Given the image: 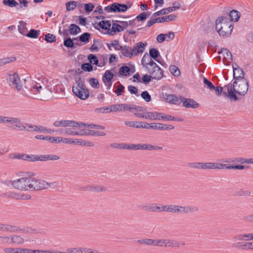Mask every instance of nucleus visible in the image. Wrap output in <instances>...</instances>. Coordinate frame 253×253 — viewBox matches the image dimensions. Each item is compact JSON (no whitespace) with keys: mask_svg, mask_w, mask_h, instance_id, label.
I'll return each mask as SVG.
<instances>
[{"mask_svg":"<svg viewBox=\"0 0 253 253\" xmlns=\"http://www.w3.org/2000/svg\"><path fill=\"white\" fill-rule=\"evenodd\" d=\"M4 184L21 191L32 190V177H23L13 180H6Z\"/></svg>","mask_w":253,"mask_h":253,"instance_id":"4","label":"nucleus"},{"mask_svg":"<svg viewBox=\"0 0 253 253\" xmlns=\"http://www.w3.org/2000/svg\"><path fill=\"white\" fill-rule=\"evenodd\" d=\"M77 5V2L76 1H70L66 3V10L70 11L73 10Z\"/></svg>","mask_w":253,"mask_h":253,"instance_id":"51","label":"nucleus"},{"mask_svg":"<svg viewBox=\"0 0 253 253\" xmlns=\"http://www.w3.org/2000/svg\"><path fill=\"white\" fill-rule=\"evenodd\" d=\"M18 5L17 7V9L25 10L28 8L29 2L28 0H18Z\"/></svg>","mask_w":253,"mask_h":253,"instance_id":"43","label":"nucleus"},{"mask_svg":"<svg viewBox=\"0 0 253 253\" xmlns=\"http://www.w3.org/2000/svg\"><path fill=\"white\" fill-rule=\"evenodd\" d=\"M125 125L129 127L140 128L141 122L127 121L125 122Z\"/></svg>","mask_w":253,"mask_h":253,"instance_id":"47","label":"nucleus"},{"mask_svg":"<svg viewBox=\"0 0 253 253\" xmlns=\"http://www.w3.org/2000/svg\"><path fill=\"white\" fill-rule=\"evenodd\" d=\"M16 227L18 228V230L17 232L20 231L21 233L26 235L33 234L37 232V230L34 228L27 227L23 229H19L17 227Z\"/></svg>","mask_w":253,"mask_h":253,"instance_id":"42","label":"nucleus"},{"mask_svg":"<svg viewBox=\"0 0 253 253\" xmlns=\"http://www.w3.org/2000/svg\"><path fill=\"white\" fill-rule=\"evenodd\" d=\"M66 128L64 129H61L58 130L57 132H60L63 134L68 135H80V131L76 130V127Z\"/></svg>","mask_w":253,"mask_h":253,"instance_id":"25","label":"nucleus"},{"mask_svg":"<svg viewBox=\"0 0 253 253\" xmlns=\"http://www.w3.org/2000/svg\"><path fill=\"white\" fill-rule=\"evenodd\" d=\"M244 168V166L243 165L231 166L227 164H224V169H243Z\"/></svg>","mask_w":253,"mask_h":253,"instance_id":"58","label":"nucleus"},{"mask_svg":"<svg viewBox=\"0 0 253 253\" xmlns=\"http://www.w3.org/2000/svg\"><path fill=\"white\" fill-rule=\"evenodd\" d=\"M87 190L90 192H102L107 190L105 187L99 185H91L87 187Z\"/></svg>","mask_w":253,"mask_h":253,"instance_id":"31","label":"nucleus"},{"mask_svg":"<svg viewBox=\"0 0 253 253\" xmlns=\"http://www.w3.org/2000/svg\"><path fill=\"white\" fill-rule=\"evenodd\" d=\"M110 109V106L108 107H103L99 108H97L95 110V112L96 113H104L105 112L107 113H110L111 110Z\"/></svg>","mask_w":253,"mask_h":253,"instance_id":"57","label":"nucleus"},{"mask_svg":"<svg viewBox=\"0 0 253 253\" xmlns=\"http://www.w3.org/2000/svg\"><path fill=\"white\" fill-rule=\"evenodd\" d=\"M203 84L205 88L216 95H219L224 91V86L223 87L215 86L211 81L205 77H203Z\"/></svg>","mask_w":253,"mask_h":253,"instance_id":"12","label":"nucleus"},{"mask_svg":"<svg viewBox=\"0 0 253 253\" xmlns=\"http://www.w3.org/2000/svg\"><path fill=\"white\" fill-rule=\"evenodd\" d=\"M143 209L148 211L162 212L165 211V206L151 204L144 206Z\"/></svg>","mask_w":253,"mask_h":253,"instance_id":"17","label":"nucleus"},{"mask_svg":"<svg viewBox=\"0 0 253 253\" xmlns=\"http://www.w3.org/2000/svg\"><path fill=\"white\" fill-rule=\"evenodd\" d=\"M36 126L29 125L28 124H24L21 121L19 126L18 130H26L28 131H36Z\"/></svg>","mask_w":253,"mask_h":253,"instance_id":"34","label":"nucleus"},{"mask_svg":"<svg viewBox=\"0 0 253 253\" xmlns=\"http://www.w3.org/2000/svg\"><path fill=\"white\" fill-rule=\"evenodd\" d=\"M68 31L71 35H77L81 32V29L77 25L72 24L70 25Z\"/></svg>","mask_w":253,"mask_h":253,"instance_id":"44","label":"nucleus"},{"mask_svg":"<svg viewBox=\"0 0 253 253\" xmlns=\"http://www.w3.org/2000/svg\"><path fill=\"white\" fill-rule=\"evenodd\" d=\"M11 235L0 234V244H11Z\"/></svg>","mask_w":253,"mask_h":253,"instance_id":"39","label":"nucleus"},{"mask_svg":"<svg viewBox=\"0 0 253 253\" xmlns=\"http://www.w3.org/2000/svg\"><path fill=\"white\" fill-rule=\"evenodd\" d=\"M114 12H124L126 11L131 6V4H121L117 2L113 3Z\"/></svg>","mask_w":253,"mask_h":253,"instance_id":"21","label":"nucleus"},{"mask_svg":"<svg viewBox=\"0 0 253 253\" xmlns=\"http://www.w3.org/2000/svg\"><path fill=\"white\" fill-rule=\"evenodd\" d=\"M198 211V208L195 206L170 205H165V211L173 213H189Z\"/></svg>","mask_w":253,"mask_h":253,"instance_id":"7","label":"nucleus"},{"mask_svg":"<svg viewBox=\"0 0 253 253\" xmlns=\"http://www.w3.org/2000/svg\"><path fill=\"white\" fill-rule=\"evenodd\" d=\"M204 169H224V164L218 163H204Z\"/></svg>","mask_w":253,"mask_h":253,"instance_id":"24","label":"nucleus"},{"mask_svg":"<svg viewBox=\"0 0 253 253\" xmlns=\"http://www.w3.org/2000/svg\"><path fill=\"white\" fill-rule=\"evenodd\" d=\"M158 113L159 112L154 111V112H148L146 110L145 112H144V115L141 114H136L137 116V117L140 118H144L147 120H150L152 121H156L158 120Z\"/></svg>","mask_w":253,"mask_h":253,"instance_id":"18","label":"nucleus"},{"mask_svg":"<svg viewBox=\"0 0 253 253\" xmlns=\"http://www.w3.org/2000/svg\"><path fill=\"white\" fill-rule=\"evenodd\" d=\"M0 230L8 232H16L18 228L16 226L11 225L0 223Z\"/></svg>","mask_w":253,"mask_h":253,"instance_id":"32","label":"nucleus"},{"mask_svg":"<svg viewBox=\"0 0 253 253\" xmlns=\"http://www.w3.org/2000/svg\"><path fill=\"white\" fill-rule=\"evenodd\" d=\"M99 26L105 30L109 29L111 26L110 23L107 21H101L99 23Z\"/></svg>","mask_w":253,"mask_h":253,"instance_id":"59","label":"nucleus"},{"mask_svg":"<svg viewBox=\"0 0 253 253\" xmlns=\"http://www.w3.org/2000/svg\"><path fill=\"white\" fill-rule=\"evenodd\" d=\"M131 107L132 108V109H134L135 112L134 113V114L137 117V116L136 114H140L141 115H144V112H145V111L146 110V108L142 107H140V106H138V107H134V108H133L132 107Z\"/></svg>","mask_w":253,"mask_h":253,"instance_id":"53","label":"nucleus"},{"mask_svg":"<svg viewBox=\"0 0 253 253\" xmlns=\"http://www.w3.org/2000/svg\"><path fill=\"white\" fill-rule=\"evenodd\" d=\"M146 44L139 42L135 44L132 48H131V53L132 56H136L139 53L143 52Z\"/></svg>","mask_w":253,"mask_h":253,"instance_id":"22","label":"nucleus"},{"mask_svg":"<svg viewBox=\"0 0 253 253\" xmlns=\"http://www.w3.org/2000/svg\"><path fill=\"white\" fill-rule=\"evenodd\" d=\"M53 125L55 127H82L84 125L82 122H77L71 120H56L54 122Z\"/></svg>","mask_w":253,"mask_h":253,"instance_id":"9","label":"nucleus"},{"mask_svg":"<svg viewBox=\"0 0 253 253\" xmlns=\"http://www.w3.org/2000/svg\"><path fill=\"white\" fill-rule=\"evenodd\" d=\"M120 50H121V53L124 56L129 58H131L132 57L131 48L126 46H122Z\"/></svg>","mask_w":253,"mask_h":253,"instance_id":"41","label":"nucleus"},{"mask_svg":"<svg viewBox=\"0 0 253 253\" xmlns=\"http://www.w3.org/2000/svg\"><path fill=\"white\" fill-rule=\"evenodd\" d=\"M13 158L23 160L28 162H45L47 161H58L60 157L57 155L45 154V155H33L26 154H15Z\"/></svg>","mask_w":253,"mask_h":253,"instance_id":"3","label":"nucleus"},{"mask_svg":"<svg viewBox=\"0 0 253 253\" xmlns=\"http://www.w3.org/2000/svg\"><path fill=\"white\" fill-rule=\"evenodd\" d=\"M162 149V147L152 145L148 144H136V150H158Z\"/></svg>","mask_w":253,"mask_h":253,"instance_id":"20","label":"nucleus"},{"mask_svg":"<svg viewBox=\"0 0 253 253\" xmlns=\"http://www.w3.org/2000/svg\"><path fill=\"white\" fill-rule=\"evenodd\" d=\"M61 140L62 137L47 135L46 141L51 143H61Z\"/></svg>","mask_w":253,"mask_h":253,"instance_id":"48","label":"nucleus"},{"mask_svg":"<svg viewBox=\"0 0 253 253\" xmlns=\"http://www.w3.org/2000/svg\"><path fill=\"white\" fill-rule=\"evenodd\" d=\"M80 146H84L86 147H92L94 146V144L90 141H85L82 139H76L75 140V144Z\"/></svg>","mask_w":253,"mask_h":253,"instance_id":"37","label":"nucleus"},{"mask_svg":"<svg viewBox=\"0 0 253 253\" xmlns=\"http://www.w3.org/2000/svg\"><path fill=\"white\" fill-rule=\"evenodd\" d=\"M229 15L231 18V21H234V22L238 21L240 17V15L239 13L235 10H232L230 12Z\"/></svg>","mask_w":253,"mask_h":253,"instance_id":"49","label":"nucleus"},{"mask_svg":"<svg viewBox=\"0 0 253 253\" xmlns=\"http://www.w3.org/2000/svg\"><path fill=\"white\" fill-rule=\"evenodd\" d=\"M171 73L174 76L178 77L180 75V72L179 69L175 66L172 65L169 68Z\"/></svg>","mask_w":253,"mask_h":253,"instance_id":"56","label":"nucleus"},{"mask_svg":"<svg viewBox=\"0 0 253 253\" xmlns=\"http://www.w3.org/2000/svg\"><path fill=\"white\" fill-rule=\"evenodd\" d=\"M11 244L22 245L25 243V240L22 237L17 235H11Z\"/></svg>","mask_w":253,"mask_h":253,"instance_id":"36","label":"nucleus"},{"mask_svg":"<svg viewBox=\"0 0 253 253\" xmlns=\"http://www.w3.org/2000/svg\"><path fill=\"white\" fill-rule=\"evenodd\" d=\"M249 88L248 82L245 79H240V81H234L233 83H230L224 86V95H245Z\"/></svg>","mask_w":253,"mask_h":253,"instance_id":"1","label":"nucleus"},{"mask_svg":"<svg viewBox=\"0 0 253 253\" xmlns=\"http://www.w3.org/2000/svg\"><path fill=\"white\" fill-rule=\"evenodd\" d=\"M113 76V73L109 70H107L105 72V74L103 76L102 80L105 85L107 86V87H109L111 85V81Z\"/></svg>","mask_w":253,"mask_h":253,"instance_id":"26","label":"nucleus"},{"mask_svg":"<svg viewBox=\"0 0 253 253\" xmlns=\"http://www.w3.org/2000/svg\"><path fill=\"white\" fill-rule=\"evenodd\" d=\"M72 90L75 95H89V92L82 83L73 86Z\"/></svg>","mask_w":253,"mask_h":253,"instance_id":"16","label":"nucleus"},{"mask_svg":"<svg viewBox=\"0 0 253 253\" xmlns=\"http://www.w3.org/2000/svg\"><path fill=\"white\" fill-rule=\"evenodd\" d=\"M152 77L157 80H160L163 76V72L162 69L158 66L153 71L151 74Z\"/></svg>","mask_w":253,"mask_h":253,"instance_id":"38","label":"nucleus"},{"mask_svg":"<svg viewBox=\"0 0 253 253\" xmlns=\"http://www.w3.org/2000/svg\"><path fill=\"white\" fill-rule=\"evenodd\" d=\"M39 82L30 77L31 86L30 90L35 94H49L50 93L48 80L45 77L37 78Z\"/></svg>","mask_w":253,"mask_h":253,"instance_id":"2","label":"nucleus"},{"mask_svg":"<svg viewBox=\"0 0 253 253\" xmlns=\"http://www.w3.org/2000/svg\"><path fill=\"white\" fill-rule=\"evenodd\" d=\"M149 54H150L149 56L151 58L155 59L158 56V55L159 54V52L158 51V50H157L155 48H151L149 50Z\"/></svg>","mask_w":253,"mask_h":253,"instance_id":"63","label":"nucleus"},{"mask_svg":"<svg viewBox=\"0 0 253 253\" xmlns=\"http://www.w3.org/2000/svg\"><path fill=\"white\" fill-rule=\"evenodd\" d=\"M235 241H253V233L239 234L234 236Z\"/></svg>","mask_w":253,"mask_h":253,"instance_id":"19","label":"nucleus"},{"mask_svg":"<svg viewBox=\"0 0 253 253\" xmlns=\"http://www.w3.org/2000/svg\"><path fill=\"white\" fill-rule=\"evenodd\" d=\"M221 52L224 56L223 60L227 62H230L232 60V54L230 52L226 49L222 50Z\"/></svg>","mask_w":253,"mask_h":253,"instance_id":"45","label":"nucleus"},{"mask_svg":"<svg viewBox=\"0 0 253 253\" xmlns=\"http://www.w3.org/2000/svg\"><path fill=\"white\" fill-rule=\"evenodd\" d=\"M215 24V29L220 37H225L231 35L233 25L228 18L219 17L216 19Z\"/></svg>","mask_w":253,"mask_h":253,"instance_id":"5","label":"nucleus"},{"mask_svg":"<svg viewBox=\"0 0 253 253\" xmlns=\"http://www.w3.org/2000/svg\"><path fill=\"white\" fill-rule=\"evenodd\" d=\"M84 125L82 127H79L80 128L84 127L80 130V135H92V136H105V133L103 132H98L94 130L96 129H104L105 127L102 126L84 124L82 123Z\"/></svg>","mask_w":253,"mask_h":253,"instance_id":"6","label":"nucleus"},{"mask_svg":"<svg viewBox=\"0 0 253 253\" xmlns=\"http://www.w3.org/2000/svg\"><path fill=\"white\" fill-rule=\"evenodd\" d=\"M76 138H64L62 137L61 143L69 144H75Z\"/></svg>","mask_w":253,"mask_h":253,"instance_id":"62","label":"nucleus"},{"mask_svg":"<svg viewBox=\"0 0 253 253\" xmlns=\"http://www.w3.org/2000/svg\"><path fill=\"white\" fill-rule=\"evenodd\" d=\"M130 69L127 66L122 67L119 70V73L122 76H126L129 74Z\"/></svg>","mask_w":253,"mask_h":253,"instance_id":"60","label":"nucleus"},{"mask_svg":"<svg viewBox=\"0 0 253 253\" xmlns=\"http://www.w3.org/2000/svg\"><path fill=\"white\" fill-rule=\"evenodd\" d=\"M27 25V23L25 21H20L19 25H18V30L19 32L24 36L27 34L28 31Z\"/></svg>","mask_w":253,"mask_h":253,"instance_id":"35","label":"nucleus"},{"mask_svg":"<svg viewBox=\"0 0 253 253\" xmlns=\"http://www.w3.org/2000/svg\"><path fill=\"white\" fill-rule=\"evenodd\" d=\"M233 246L240 250H253V241L245 243L237 242L233 244Z\"/></svg>","mask_w":253,"mask_h":253,"instance_id":"23","label":"nucleus"},{"mask_svg":"<svg viewBox=\"0 0 253 253\" xmlns=\"http://www.w3.org/2000/svg\"><path fill=\"white\" fill-rule=\"evenodd\" d=\"M32 190L46 189L49 187L48 183L42 179L32 178Z\"/></svg>","mask_w":253,"mask_h":253,"instance_id":"14","label":"nucleus"},{"mask_svg":"<svg viewBox=\"0 0 253 253\" xmlns=\"http://www.w3.org/2000/svg\"><path fill=\"white\" fill-rule=\"evenodd\" d=\"M2 2L4 6L10 8L16 7L18 5V3L16 0H2Z\"/></svg>","mask_w":253,"mask_h":253,"instance_id":"40","label":"nucleus"},{"mask_svg":"<svg viewBox=\"0 0 253 253\" xmlns=\"http://www.w3.org/2000/svg\"><path fill=\"white\" fill-rule=\"evenodd\" d=\"M132 108L125 104H114L110 105V110L112 112L122 111L124 110H131Z\"/></svg>","mask_w":253,"mask_h":253,"instance_id":"29","label":"nucleus"},{"mask_svg":"<svg viewBox=\"0 0 253 253\" xmlns=\"http://www.w3.org/2000/svg\"><path fill=\"white\" fill-rule=\"evenodd\" d=\"M158 120H163V121H182V119H177L170 115H166L164 113H158Z\"/></svg>","mask_w":253,"mask_h":253,"instance_id":"33","label":"nucleus"},{"mask_svg":"<svg viewBox=\"0 0 253 253\" xmlns=\"http://www.w3.org/2000/svg\"><path fill=\"white\" fill-rule=\"evenodd\" d=\"M5 197L12 199L27 201L31 199V196L28 193H22L14 190H9L4 193Z\"/></svg>","mask_w":253,"mask_h":253,"instance_id":"8","label":"nucleus"},{"mask_svg":"<svg viewBox=\"0 0 253 253\" xmlns=\"http://www.w3.org/2000/svg\"><path fill=\"white\" fill-rule=\"evenodd\" d=\"M21 120L18 118L9 117L6 122V124H9L12 127L15 129H19L20 124Z\"/></svg>","mask_w":253,"mask_h":253,"instance_id":"27","label":"nucleus"},{"mask_svg":"<svg viewBox=\"0 0 253 253\" xmlns=\"http://www.w3.org/2000/svg\"><path fill=\"white\" fill-rule=\"evenodd\" d=\"M142 65L150 74L157 67V64L148 54H144L142 59Z\"/></svg>","mask_w":253,"mask_h":253,"instance_id":"10","label":"nucleus"},{"mask_svg":"<svg viewBox=\"0 0 253 253\" xmlns=\"http://www.w3.org/2000/svg\"><path fill=\"white\" fill-rule=\"evenodd\" d=\"M123 31V30L121 24L113 23L112 25L111 31L109 33L110 34L113 35L116 32H120Z\"/></svg>","mask_w":253,"mask_h":253,"instance_id":"46","label":"nucleus"},{"mask_svg":"<svg viewBox=\"0 0 253 253\" xmlns=\"http://www.w3.org/2000/svg\"><path fill=\"white\" fill-rule=\"evenodd\" d=\"M204 163H192L189 164V166L192 168L204 169Z\"/></svg>","mask_w":253,"mask_h":253,"instance_id":"61","label":"nucleus"},{"mask_svg":"<svg viewBox=\"0 0 253 253\" xmlns=\"http://www.w3.org/2000/svg\"><path fill=\"white\" fill-rule=\"evenodd\" d=\"M40 33V31L32 29L25 36L30 38L36 39L39 37Z\"/></svg>","mask_w":253,"mask_h":253,"instance_id":"50","label":"nucleus"},{"mask_svg":"<svg viewBox=\"0 0 253 253\" xmlns=\"http://www.w3.org/2000/svg\"><path fill=\"white\" fill-rule=\"evenodd\" d=\"M7 80L11 83L17 90H20L22 88V85L18 75L16 73H12L8 75Z\"/></svg>","mask_w":253,"mask_h":253,"instance_id":"13","label":"nucleus"},{"mask_svg":"<svg viewBox=\"0 0 253 253\" xmlns=\"http://www.w3.org/2000/svg\"><path fill=\"white\" fill-rule=\"evenodd\" d=\"M233 68V77L234 81H240V79H245L244 78V73L243 70L239 67H234Z\"/></svg>","mask_w":253,"mask_h":253,"instance_id":"28","label":"nucleus"},{"mask_svg":"<svg viewBox=\"0 0 253 253\" xmlns=\"http://www.w3.org/2000/svg\"><path fill=\"white\" fill-rule=\"evenodd\" d=\"M88 59L89 60L90 62L95 64L97 65L98 63V60L96 56L95 55L90 54L88 55Z\"/></svg>","mask_w":253,"mask_h":253,"instance_id":"64","label":"nucleus"},{"mask_svg":"<svg viewBox=\"0 0 253 253\" xmlns=\"http://www.w3.org/2000/svg\"><path fill=\"white\" fill-rule=\"evenodd\" d=\"M44 40L48 42H56V37L51 34H47L45 35Z\"/></svg>","mask_w":253,"mask_h":253,"instance_id":"55","label":"nucleus"},{"mask_svg":"<svg viewBox=\"0 0 253 253\" xmlns=\"http://www.w3.org/2000/svg\"><path fill=\"white\" fill-rule=\"evenodd\" d=\"M141 244L152 245L156 246H170V241L166 240H152L151 239H143L138 241Z\"/></svg>","mask_w":253,"mask_h":253,"instance_id":"11","label":"nucleus"},{"mask_svg":"<svg viewBox=\"0 0 253 253\" xmlns=\"http://www.w3.org/2000/svg\"><path fill=\"white\" fill-rule=\"evenodd\" d=\"M183 105L186 108H197L199 107V104L192 99L183 98Z\"/></svg>","mask_w":253,"mask_h":253,"instance_id":"30","label":"nucleus"},{"mask_svg":"<svg viewBox=\"0 0 253 253\" xmlns=\"http://www.w3.org/2000/svg\"><path fill=\"white\" fill-rule=\"evenodd\" d=\"M181 96H163L162 100L170 104L179 105L182 103Z\"/></svg>","mask_w":253,"mask_h":253,"instance_id":"15","label":"nucleus"},{"mask_svg":"<svg viewBox=\"0 0 253 253\" xmlns=\"http://www.w3.org/2000/svg\"><path fill=\"white\" fill-rule=\"evenodd\" d=\"M83 248L81 247L68 248L66 252H64L65 253H83Z\"/></svg>","mask_w":253,"mask_h":253,"instance_id":"52","label":"nucleus"},{"mask_svg":"<svg viewBox=\"0 0 253 253\" xmlns=\"http://www.w3.org/2000/svg\"><path fill=\"white\" fill-rule=\"evenodd\" d=\"M90 34L88 33H84L80 37V41L82 42L87 43L89 42Z\"/></svg>","mask_w":253,"mask_h":253,"instance_id":"54","label":"nucleus"}]
</instances>
